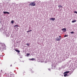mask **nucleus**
Returning a JSON list of instances; mask_svg holds the SVG:
<instances>
[{
	"label": "nucleus",
	"instance_id": "obj_22",
	"mask_svg": "<svg viewBox=\"0 0 77 77\" xmlns=\"http://www.w3.org/2000/svg\"><path fill=\"white\" fill-rule=\"evenodd\" d=\"M61 36H59V38H61Z\"/></svg>",
	"mask_w": 77,
	"mask_h": 77
},
{
	"label": "nucleus",
	"instance_id": "obj_18",
	"mask_svg": "<svg viewBox=\"0 0 77 77\" xmlns=\"http://www.w3.org/2000/svg\"><path fill=\"white\" fill-rule=\"evenodd\" d=\"M74 13H75L77 14V11H75L74 12Z\"/></svg>",
	"mask_w": 77,
	"mask_h": 77
},
{
	"label": "nucleus",
	"instance_id": "obj_6",
	"mask_svg": "<svg viewBox=\"0 0 77 77\" xmlns=\"http://www.w3.org/2000/svg\"><path fill=\"white\" fill-rule=\"evenodd\" d=\"M15 51H16V52H18V53H20V51H19L18 50L15 49Z\"/></svg>",
	"mask_w": 77,
	"mask_h": 77
},
{
	"label": "nucleus",
	"instance_id": "obj_17",
	"mask_svg": "<svg viewBox=\"0 0 77 77\" xmlns=\"http://www.w3.org/2000/svg\"><path fill=\"white\" fill-rule=\"evenodd\" d=\"M11 23H12V24H13V23H14V21H11Z\"/></svg>",
	"mask_w": 77,
	"mask_h": 77
},
{
	"label": "nucleus",
	"instance_id": "obj_4",
	"mask_svg": "<svg viewBox=\"0 0 77 77\" xmlns=\"http://www.w3.org/2000/svg\"><path fill=\"white\" fill-rule=\"evenodd\" d=\"M3 13L4 14H10V13L7 11H4Z\"/></svg>",
	"mask_w": 77,
	"mask_h": 77
},
{
	"label": "nucleus",
	"instance_id": "obj_24",
	"mask_svg": "<svg viewBox=\"0 0 77 77\" xmlns=\"http://www.w3.org/2000/svg\"><path fill=\"white\" fill-rule=\"evenodd\" d=\"M61 8H63V7H62V6H61Z\"/></svg>",
	"mask_w": 77,
	"mask_h": 77
},
{
	"label": "nucleus",
	"instance_id": "obj_3",
	"mask_svg": "<svg viewBox=\"0 0 77 77\" xmlns=\"http://www.w3.org/2000/svg\"><path fill=\"white\" fill-rule=\"evenodd\" d=\"M64 32H65L66 31V28H63L61 29Z\"/></svg>",
	"mask_w": 77,
	"mask_h": 77
},
{
	"label": "nucleus",
	"instance_id": "obj_12",
	"mask_svg": "<svg viewBox=\"0 0 77 77\" xmlns=\"http://www.w3.org/2000/svg\"><path fill=\"white\" fill-rule=\"evenodd\" d=\"M67 75H68L67 74H65L64 75V77H66V76H67Z\"/></svg>",
	"mask_w": 77,
	"mask_h": 77
},
{
	"label": "nucleus",
	"instance_id": "obj_2",
	"mask_svg": "<svg viewBox=\"0 0 77 77\" xmlns=\"http://www.w3.org/2000/svg\"><path fill=\"white\" fill-rule=\"evenodd\" d=\"M30 5L31 6H35L36 5V3H35V2H31V3H30Z\"/></svg>",
	"mask_w": 77,
	"mask_h": 77
},
{
	"label": "nucleus",
	"instance_id": "obj_13",
	"mask_svg": "<svg viewBox=\"0 0 77 77\" xmlns=\"http://www.w3.org/2000/svg\"><path fill=\"white\" fill-rule=\"evenodd\" d=\"M25 45H30V44L29 43H27Z\"/></svg>",
	"mask_w": 77,
	"mask_h": 77
},
{
	"label": "nucleus",
	"instance_id": "obj_7",
	"mask_svg": "<svg viewBox=\"0 0 77 77\" xmlns=\"http://www.w3.org/2000/svg\"><path fill=\"white\" fill-rule=\"evenodd\" d=\"M69 71H67L64 72V74H68V73H69Z\"/></svg>",
	"mask_w": 77,
	"mask_h": 77
},
{
	"label": "nucleus",
	"instance_id": "obj_15",
	"mask_svg": "<svg viewBox=\"0 0 77 77\" xmlns=\"http://www.w3.org/2000/svg\"><path fill=\"white\" fill-rule=\"evenodd\" d=\"M68 35H65L64 36V38H65V37H67V36H68Z\"/></svg>",
	"mask_w": 77,
	"mask_h": 77
},
{
	"label": "nucleus",
	"instance_id": "obj_10",
	"mask_svg": "<svg viewBox=\"0 0 77 77\" xmlns=\"http://www.w3.org/2000/svg\"><path fill=\"white\" fill-rule=\"evenodd\" d=\"M61 38H57V41H60V40H61Z\"/></svg>",
	"mask_w": 77,
	"mask_h": 77
},
{
	"label": "nucleus",
	"instance_id": "obj_19",
	"mask_svg": "<svg viewBox=\"0 0 77 77\" xmlns=\"http://www.w3.org/2000/svg\"><path fill=\"white\" fill-rule=\"evenodd\" d=\"M70 33H71L72 34L74 33V32H71Z\"/></svg>",
	"mask_w": 77,
	"mask_h": 77
},
{
	"label": "nucleus",
	"instance_id": "obj_21",
	"mask_svg": "<svg viewBox=\"0 0 77 77\" xmlns=\"http://www.w3.org/2000/svg\"><path fill=\"white\" fill-rule=\"evenodd\" d=\"M29 32H32V30L29 31Z\"/></svg>",
	"mask_w": 77,
	"mask_h": 77
},
{
	"label": "nucleus",
	"instance_id": "obj_9",
	"mask_svg": "<svg viewBox=\"0 0 77 77\" xmlns=\"http://www.w3.org/2000/svg\"><path fill=\"white\" fill-rule=\"evenodd\" d=\"M76 21H77V20H73V21H72V23H75V22H76Z\"/></svg>",
	"mask_w": 77,
	"mask_h": 77
},
{
	"label": "nucleus",
	"instance_id": "obj_1",
	"mask_svg": "<svg viewBox=\"0 0 77 77\" xmlns=\"http://www.w3.org/2000/svg\"><path fill=\"white\" fill-rule=\"evenodd\" d=\"M0 50L1 51H3L6 48V46L4 44L2 43H0Z\"/></svg>",
	"mask_w": 77,
	"mask_h": 77
},
{
	"label": "nucleus",
	"instance_id": "obj_20",
	"mask_svg": "<svg viewBox=\"0 0 77 77\" xmlns=\"http://www.w3.org/2000/svg\"><path fill=\"white\" fill-rule=\"evenodd\" d=\"M30 32V31H27V33H28V32Z\"/></svg>",
	"mask_w": 77,
	"mask_h": 77
},
{
	"label": "nucleus",
	"instance_id": "obj_14",
	"mask_svg": "<svg viewBox=\"0 0 77 77\" xmlns=\"http://www.w3.org/2000/svg\"><path fill=\"white\" fill-rule=\"evenodd\" d=\"M58 8H60V7H62V6H61V5H60L58 6Z\"/></svg>",
	"mask_w": 77,
	"mask_h": 77
},
{
	"label": "nucleus",
	"instance_id": "obj_8",
	"mask_svg": "<svg viewBox=\"0 0 77 77\" xmlns=\"http://www.w3.org/2000/svg\"><path fill=\"white\" fill-rule=\"evenodd\" d=\"M29 60H35V58H32V59H29Z\"/></svg>",
	"mask_w": 77,
	"mask_h": 77
},
{
	"label": "nucleus",
	"instance_id": "obj_16",
	"mask_svg": "<svg viewBox=\"0 0 77 77\" xmlns=\"http://www.w3.org/2000/svg\"><path fill=\"white\" fill-rule=\"evenodd\" d=\"M27 55V56H29L30 55V54H29V53H27V54H26Z\"/></svg>",
	"mask_w": 77,
	"mask_h": 77
},
{
	"label": "nucleus",
	"instance_id": "obj_23",
	"mask_svg": "<svg viewBox=\"0 0 77 77\" xmlns=\"http://www.w3.org/2000/svg\"><path fill=\"white\" fill-rule=\"evenodd\" d=\"M10 66H12V65H11Z\"/></svg>",
	"mask_w": 77,
	"mask_h": 77
},
{
	"label": "nucleus",
	"instance_id": "obj_25",
	"mask_svg": "<svg viewBox=\"0 0 77 77\" xmlns=\"http://www.w3.org/2000/svg\"><path fill=\"white\" fill-rule=\"evenodd\" d=\"M28 47H29V46H28Z\"/></svg>",
	"mask_w": 77,
	"mask_h": 77
},
{
	"label": "nucleus",
	"instance_id": "obj_11",
	"mask_svg": "<svg viewBox=\"0 0 77 77\" xmlns=\"http://www.w3.org/2000/svg\"><path fill=\"white\" fill-rule=\"evenodd\" d=\"M19 27V26H18V25H15L14 26V27Z\"/></svg>",
	"mask_w": 77,
	"mask_h": 77
},
{
	"label": "nucleus",
	"instance_id": "obj_5",
	"mask_svg": "<svg viewBox=\"0 0 77 77\" xmlns=\"http://www.w3.org/2000/svg\"><path fill=\"white\" fill-rule=\"evenodd\" d=\"M50 20H53V21H54V20H55V18H50Z\"/></svg>",
	"mask_w": 77,
	"mask_h": 77
}]
</instances>
